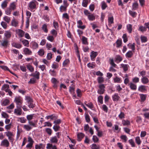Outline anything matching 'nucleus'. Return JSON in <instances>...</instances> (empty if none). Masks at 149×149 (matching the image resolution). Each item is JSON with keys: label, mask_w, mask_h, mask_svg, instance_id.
<instances>
[{"label": "nucleus", "mask_w": 149, "mask_h": 149, "mask_svg": "<svg viewBox=\"0 0 149 149\" xmlns=\"http://www.w3.org/2000/svg\"><path fill=\"white\" fill-rule=\"evenodd\" d=\"M120 65L125 71H126L128 70V65L121 64Z\"/></svg>", "instance_id": "nucleus-46"}, {"label": "nucleus", "mask_w": 149, "mask_h": 149, "mask_svg": "<svg viewBox=\"0 0 149 149\" xmlns=\"http://www.w3.org/2000/svg\"><path fill=\"white\" fill-rule=\"evenodd\" d=\"M127 31L129 33H131L132 31V25L130 24H127Z\"/></svg>", "instance_id": "nucleus-27"}, {"label": "nucleus", "mask_w": 149, "mask_h": 149, "mask_svg": "<svg viewBox=\"0 0 149 149\" xmlns=\"http://www.w3.org/2000/svg\"><path fill=\"white\" fill-rule=\"evenodd\" d=\"M16 4L15 2H13L11 3L9 6V8L12 10H14L16 8Z\"/></svg>", "instance_id": "nucleus-25"}, {"label": "nucleus", "mask_w": 149, "mask_h": 149, "mask_svg": "<svg viewBox=\"0 0 149 149\" xmlns=\"http://www.w3.org/2000/svg\"><path fill=\"white\" fill-rule=\"evenodd\" d=\"M14 102L16 104V107H22L23 99L20 96L16 97L15 98Z\"/></svg>", "instance_id": "nucleus-2"}, {"label": "nucleus", "mask_w": 149, "mask_h": 149, "mask_svg": "<svg viewBox=\"0 0 149 149\" xmlns=\"http://www.w3.org/2000/svg\"><path fill=\"white\" fill-rule=\"evenodd\" d=\"M115 87L116 89V91H118V93H120V91L122 89V88L121 87L120 85L119 84H118Z\"/></svg>", "instance_id": "nucleus-47"}, {"label": "nucleus", "mask_w": 149, "mask_h": 149, "mask_svg": "<svg viewBox=\"0 0 149 149\" xmlns=\"http://www.w3.org/2000/svg\"><path fill=\"white\" fill-rule=\"evenodd\" d=\"M112 97L113 101H118L119 100L120 97L117 93H115L112 95Z\"/></svg>", "instance_id": "nucleus-18"}, {"label": "nucleus", "mask_w": 149, "mask_h": 149, "mask_svg": "<svg viewBox=\"0 0 149 149\" xmlns=\"http://www.w3.org/2000/svg\"><path fill=\"white\" fill-rule=\"evenodd\" d=\"M113 82L114 83H120L122 82V80L120 78L116 77L113 78Z\"/></svg>", "instance_id": "nucleus-24"}, {"label": "nucleus", "mask_w": 149, "mask_h": 149, "mask_svg": "<svg viewBox=\"0 0 149 149\" xmlns=\"http://www.w3.org/2000/svg\"><path fill=\"white\" fill-rule=\"evenodd\" d=\"M54 37L52 35H48L47 37V39L51 42H53L54 40Z\"/></svg>", "instance_id": "nucleus-39"}, {"label": "nucleus", "mask_w": 149, "mask_h": 149, "mask_svg": "<svg viewBox=\"0 0 149 149\" xmlns=\"http://www.w3.org/2000/svg\"><path fill=\"white\" fill-rule=\"evenodd\" d=\"M129 13L132 17H135L137 15V13L136 12L132 11L131 10L129 11Z\"/></svg>", "instance_id": "nucleus-54"}, {"label": "nucleus", "mask_w": 149, "mask_h": 149, "mask_svg": "<svg viewBox=\"0 0 149 149\" xmlns=\"http://www.w3.org/2000/svg\"><path fill=\"white\" fill-rule=\"evenodd\" d=\"M88 19L90 21H93L95 19V16L92 14H90L88 17Z\"/></svg>", "instance_id": "nucleus-49"}, {"label": "nucleus", "mask_w": 149, "mask_h": 149, "mask_svg": "<svg viewBox=\"0 0 149 149\" xmlns=\"http://www.w3.org/2000/svg\"><path fill=\"white\" fill-rule=\"evenodd\" d=\"M12 12V10L9 7L5 10V13L6 15H10Z\"/></svg>", "instance_id": "nucleus-48"}, {"label": "nucleus", "mask_w": 149, "mask_h": 149, "mask_svg": "<svg viewBox=\"0 0 149 149\" xmlns=\"http://www.w3.org/2000/svg\"><path fill=\"white\" fill-rule=\"evenodd\" d=\"M1 45L5 48H6L9 45L8 41L6 39L0 41Z\"/></svg>", "instance_id": "nucleus-7"}, {"label": "nucleus", "mask_w": 149, "mask_h": 149, "mask_svg": "<svg viewBox=\"0 0 149 149\" xmlns=\"http://www.w3.org/2000/svg\"><path fill=\"white\" fill-rule=\"evenodd\" d=\"M43 144L42 143H40L38 145L36 144L35 146V149H40L42 148Z\"/></svg>", "instance_id": "nucleus-64"}, {"label": "nucleus", "mask_w": 149, "mask_h": 149, "mask_svg": "<svg viewBox=\"0 0 149 149\" xmlns=\"http://www.w3.org/2000/svg\"><path fill=\"white\" fill-rule=\"evenodd\" d=\"M108 22L109 24L113 23V16L109 17L108 18Z\"/></svg>", "instance_id": "nucleus-43"}, {"label": "nucleus", "mask_w": 149, "mask_h": 149, "mask_svg": "<svg viewBox=\"0 0 149 149\" xmlns=\"http://www.w3.org/2000/svg\"><path fill=\"white\" fill-rule=\"evenodd\" d=\"M115 62L117 63H118L122 60V58L119 55L117 56L115 58Z\"/></svg>", "instance_id": "nucleus-32"}, {"label": "nucleus", "mask_w": 149, "mask_h": 149, "mask_svg": "<svg viewBox=\"0 0 149 149\" xmlns=\"http://www.w3.org/2000/svg\"><path fill=\"white\" fill-rule=\"evenodd\" d=\"M98 55V53L97 52H95L94 51H92L91 53L90 57L92 61H94L95 60V58Z\"/></svg>", "instance_id": "nucleus-12"}, {"label": "nucleus", "mask_w": 149, "mask_h": 149, "mask_svg": "<svg viewBox=\"0 0 149 149\" xmlns=\"http://www.w3.org/2000/svg\"><path fill=\"white\" fill-rule=\"evenodd\" d=\"M12 47L17 49H20L22 47V45L19 43L16 42H13L11 44Z\"/></svg>", "instance_id": "nucleus-16"}, {"label": "nucleus", "mask_w": 149, "mask_h": 149, "mask_svg": "<svg viewBox=\"0 0 149 149\" xmlns=\"http://www.w3.org/2000/svg\"><path fill=\"white\" fill-rule=\"evenodd\" d=\"M51 82L53 84V87L55 88L57 87L59 81L55 78H52L51 80Z\"/></svg>", "instance_id": "nucleus-9"}, {"label": "nucleus", "mask_w": 149, "mask_h": 149, "mask_svg": "<svg viewBox=\"0 0 149 149\" xmlns=\"http://www.w3.org/2000/svg\"><path fill=\"white\" fill-rule=\"evenodd\" d=\"M9 100L7 99H6L1 102V105L3 106H6L9 103Z\"/></svg>", "instance_id": "nucleus-22"}, {"label": "nucleus", "mask_w": 149, "mask_h": 149, "mask_svg": "<svg viewBox=\"0 0 149 149\" xmlns=\"http://www.w3.org/2000/svg\"><path fill=\"white\" fill-rule=\"evenodd\" d=\"M116 47L119 48L121 46L122 44V41L120 40H118L116 42Z\"/></svg>", "instance_id": "nucleus-40"}, {"label": "nucleus", "mask_w": 149, "mask_h": 149, "mask_svg": "<svg viewBox=\"0 0 149 149\" xmlns=\"http://www.w3.org/2000/svg\"><path fill=\"white\" fill-rule=\"evenodd\" d=\"M6 135L10 142H13V141L14 139L12 137V136H13V134L12 132L9 131L8 132L6 133Z\"/></svg>", "instance_id": "nucleus-11"}, {"label": "nucleus", "mask_w": 149, "mask_h": 149, "mask_svg": "<svg viewBox=\"0 0 149 149\" xmlns=\"http://www.w3.org/2000/svg\"><path fill=\"white\" fill-rule=\"evenodd\" d=\"M138 7V4L136 2H135L133 3L132 5V8L134 10H136Z\"/></svg>", "instance_id": "nucleus-60"}, {"label": "nucleus", "mask_w": 149, "mask_h": 149, "mask_svg": "<svg viewBox=\"0 0 149 149\" xmlns=\"http://www.w3.org/2000/svg\"><path fill=\"white\" fill-rule=\"evenodd\" d=\"M25 100L28 103H30L32 101V100L30 97L29 96H25Z\"/></svg>", "instance_id": "nucleus-53"}, {"label": "nucleus", "mask_w": 149, "mask_h": 149, "mask_svg": "<svg viewBox=\"0 0 149 149\" xmlns=\"http://www.w3.org/2000/svg\"><path fill=\"white\" fill-rule=\"evenodd\" d=\"M91 148L92 149H99L100 148V147L99 145L93 143L91 146Z\"/></svg>", "instance_id": "nucleus-35"}, {"label": "nucleus", "mask_w": 149, "mask_h": 149, "mask_svg": "<svg viewBox=\"0 0 149 149\" xmlns=\"http://www.w3.org/2000/svg\"><path fill=\"white\" fill-rule=\"evenodd\" d=\"M67 7L64 6H61L60 7V10L61 12H63L66 10Z\"/></svg>", "instance_id": "nucleus-59"}, {"label": "nucleus", "mask_w": 149, "mask_h": 149, "mask_svg": "<svg viewBox=\"0 0 149 149\" xmlns=\"http://www.w3.org/2000/svg\"><path fill=\"white\" fill-rule=\"evenodd\" d=\"M133 54L132 52L131 51H130L127 52L126 54V57L129 58L131 57L132 56Z\"/></svg>", "instance_id": "nucleus-45"}, {"label": "nucleus", "mask_w": 149, "mask_h": 149, "mask_svg": "<svg viewBox=\"0 0 149 149\" xmlns=\"http://www.w3.org/2000/svg\"><path fill=\"white\" fill-rule=\"evenodd\" d=\"M37 122H28V124L23 125V128L27 131H30L33 127H36V123Z\"/></svg>", "instance_id": "nucleus-1"}, {"label": "nucleus", "mask_w": 149, "mask_h": 149, "mask_svg": "<svg viewBox=\"0 0 149 149\" xmlns=\"http://www.w3.org/2000/svg\"><path fill=\"white\" fill-rule=\"evenodd\" d=\"M40 73L39 72L36 71L34 72L31 74V76L34 77L35 78L39 79Z\"/></svg>", "instance_id": "nucleus-19"}, {"label": "nucleus", "mask_w": 149, "mask_h": 149, "mask_svg": "<svg viewBox=\"0 0 149 149\" xmlns=\"http://www.w3.org/2000/svg\"><path fill=\"white\" fill-rule=\"evenodd\" d=\"M38 4L37 2L35 0H33L29 4L28 9L32 11L36 8V5Z\"/></svg>", "instance_id": "nucleus-3"}, {"label": "nucleus", "mask_w": 149, "mask_h": 149, "mask_svg": "<svg viewBox=\"0 0 149 149\" xmlns=\"http://www.w3.org/2000/svg\"><path fill=\"white\" fill-rule=\"evenodd\" d=\"M84 136V134L83 133L81 132L78 133L77 134L78 141H81Z\"/></svg>", "instance_id": "nucleus-21"}, {"label": "nucleus", "mask_w": 149, "mask_h": 149, "mask_svg": "<svg viewBox=\"0 0 149 149\" xmlns=\"http://www.w3.org/2000/svg\"><path fill=\"white\" fill-rule=\"evenodd\" d=\"M16 32L19 37H23L24 35V32L22 30L20 29L17 30Z\"/></svg>", "instance_id": "nucleus-15"}, {"label": "nucleus", "mask_w": 149, "mask_h": 149, "mask_svg": "<svg viewBox=\"0 0 149 149\" xmlns=\"http://www.w3.org/2000/svg\"><path fill=\"white\" fill-rule=\"evenodd\" d=\"M130 87L132 90L135 91L137 88L136 85L132 82H131L129 84Z\"/></svg>", "instance_id": "nucleus-23"}, {"label": "nucleus", "mask_w": 149, "mask_h": 149, "mask_svg": "<svg viewBox=\"0 0 149 149\" xmlns=\"http://www.w3.org/2000/svg\"><path fill=\"white\" fill-rule=\"evenodd\" d=\"M18 121L21 123H26V120L24 117H19L18 118Z\"/></svg>", "instance_id": "nucleus-26"}, {"label": "nucleus", "mask_w": 149, "mask_h": 149, "mask_svg": "<svg viewBox=\"0 0 149 149\" xmlns=\"http://www.w3.org/2000/svg\"><path fill=\"white\" fill-rule=\"evenodd\" d=\"M59 132L56 133V136H54L51 137L50 140L51 143H56L58 141V139L59 138Z\"/></svg>", "instance_id": "nucleus-4"}, {"label": "nucleus", "mask_w": 149, "mask_h": 149, "mask_svg": "<svg viewBox=\"0 0 149 149\" xmlns=\"http://www.w3.org/2000/svg\"><path fill=\"white\" fill-rule=\"evenodd\" d=\"M34 114H30L27 115L26 116V118L28 122H33L31 120L33 118Z\"/></svg>", "instance_id": "nucleus-36"}, {"label": "nucleus", "mask_w": 149, "mask_h": 149, "mask_svg": "<svg viewBox=\"0 0 149 149\" xmlns=\"http://www.w3.org/2000/svg\"><path fill=\"white\" fill-rule=\"evenodd\" d=\"M46 148L47 149H57V148L56 145H53L52 143H48L47 144Z\"/></svg>", "instance_id": "nucleus-17"}, {"label": "nucleus", "mask_w": 149, "mask_h": 149, "mask_svg": "<svg viewBox=\"0 0 149 149\" xmlns=\"http://www.w3.org/2000/svg\"><path fill=\"white\" fill-rule=\"evenodd\" d=\"M141 39L142 42H145L147 40V38L144 36H141Z\"/></svg>", "instance_id": "nucleus-56"}, {"label": "nucleus", "mask_w": 149, "mask_h": 149, "mask_svg": "<svg viewBox=\"0 0 149 149\" xmlns=\"http://www.w3.org/2000/svg\"><path fill=\"white\" fill-rule=\"evenodd\" d=\"M30 46L33 49H37L38 47V44L34 41H32L31 42Z\"/></svg>", "instance_id": "nucleus-10"}, {"label": "nucleus", "mask_w": 149, "mask_h": 149, "mask_svg": "<svg viewBox=\"0 0 149 149\" xmlns=\"http://www.w3.org/2000/svg\"><path fill=\"white\" fill-rule=\"evenodd\" d=\"M138 91L141 92H144L147 91V86L144 85H141L139 86Z\"/></svg>", "instance_id": "nucleus-14"}, {"label": "nucleus", "mask_w": 149, "mask_h": 149, "mask_svg": "<svg viewBox=\"0 0 149 149\" xmlns=\"http://www.w3.org/2000/svg\"><path fill=\"white\" fill-rule=\"evenodd\" d=\"M103 97L102 95H100L98 97V101L101 104L103 103Z\"/></svg>", "instance_id": "nucleus-61"}, {"label": "nucleus", "mask_w": 149, "mask_h": 149, "mask_svg": "<svg viewBox=\"0 0 149 149\" xmlns=\"http://www.w3.org/2000/svg\"><path fill=\"white\" fill-rule=\"evenodd\" d=\"M27 68L31 72H33L34 71V68L31 65L28 64L26 65Z\"/></svg>", "instance_id": "nucleus-42"}, {"label": "nucleus", "mask_w": 149, "mask_h": 149, "mask_svg": "<svg viewBox=\"0 0 149 149\" xmlns=\"http://www.w3.org/2000/svg\"><path fill=\"white\" fill-rule=\"evenodd\" d=\"M18 22L15 19H14L11 22V25L13 26L17 27L18 26Z\"/></svg>", "instance_id": "nucleus-31"}, {"label": "nucleus", "mask_w": 149, "mask_h": 149, "mask_svg": "<svg viewBox=\"0 0 149 149\" xmlns=\"http://www.w3.org/2000/svg\"><path fill=\"white\" fill-rule=\"evenodd\" d=\"M23 52L26 55H30L32 54L31 51L27 48H24L23 49Z\"/></svg>", "instance_id": "nucleus-13"}, {"label": "nucleus", "mask_w": 149, "mask_h": 149, "mask_svg": "<svg viewBox=\"0 0 149 149\" xmlns=\"http://www.w3.org/2000/svg\"><path fill=\"white\" fill-rule=\"evenodd\" d=\"M99 89L97 90V93L100 94H102L105 91V86L104 84H100L99 85Z\"/></svg>", "instance_id": "nucleus-5"}, {"label": "nucleus", "mask_w": 149, "mask_h": 149, "mask_svg": "<svg viewBox=\"0 0 149 149\" xmlns=\"http://www.w3.org/2000/svg\"><path fill=\"white\" fill-rule=\"evenodd\" d=\"M129 143L132 147H135V143L132 139H130L128 141Z\"/></svg>", "instance_id": "nucleus-50"}, {"label": "nucleus", "mask_w": 149, "mask_h": 149, "mask_svg": "<svg viewBox=\"0 0 149 149\" xmlns=\"http://www.w3.org/2000/svg\"><path fill=\"white\" fill-rule=\"evenodd\" d=\"M9 142L7 139H4L2 141L1 143V146H2L8 147L9 146Z\"/></svg>", "instance_id": "nucleus-8"}, {"label": "nucleus", "mask_w": 149, "mask_h": 149, "mask_svg": "<svg viewBox=\"0 0 149 149\" xmlns=\"http://www.w3.org/2000/svg\"><path fill=\"white\" fill-rule=\"evenodd\" d=\"M22 42L24 46L26 47L29 46V42L28 40H24Z\"/></svg>", "instance_id": "nucleus-33"}, {"label": "nucleus", "mask_w": 149, "mask_h": 149, "mask_svg": "<svg viewBox=\"0 0 149 149\" xmlns=\"http://www.w3.org/2000/svg\"><path fill=\"white\" fill-rule=\"evenodd\" d=\"M135 141L136 143L138 145L141 144V141L139 136H136L135 137Z\"/></svg>", "instance_id": "nucleus-38"}, {"label": "nucleus", "mask_w": 149, "mask_h": 149, "mask_svg": "<svg viewBox=\"0 0 149 149\" xmlns=\"http://www.w3.org/2000/svg\"><path fill=\"white\" fill-rule=\"evenodd\" d=\"M4 35L6 38H9L11 37V33L8 31H6L5 32Z\"/></svg>", "instance_id": "nucleus-29"}, {"label": "nucleus", "mask_w": 149, "mask_h": 149, "mask_svg": "<svg viewBox=\"0 0 149 149\" xmlns=\"http://www.w3.org/2000/svg\"><path fill=\"white\" fill-rule=\"evenodd\" d=\"M50 33L52 35V36H54L55 37L56 36L57 34V31L54 29L52 30L51 31Z\"/></svg>", "instance_id": "nucleus-41"}, {"label": "nucleus", "mask_w": 149, "mask_h": 149, "mask_svg": "<svg viewBox=\"0 0 149 149\" xmlns=\"http://www.w3.org/2000/svg\"><path fill=\"white\" fill-rule=\"evenodd\" d=\"M77 96L79 97H81L82 95L81 91L79 89H77L76 91Z\"/></svg>", "instance_id": "nucleus-62"}, {"label": "nucleus", "mask_w": 149, "mask_h": 149, "mask_svg": "<svg viewBox=\"0 0 149 149\" xmlns=\"http://www.w3.org/2000/svg\"><path fill=\"white\" fill-rule=\"evenodd\" d=\"M89 2H90V0H83L82 5L84 7H86Z\"/></svg>", "instance_id": "nucleus-28"}, {"label": "nucleus", "mask_w": 149, "mask_h": 149, "mask_svg": "<svg viewBox=\"0 0 149 149\" xmlns=\"http://www.w3.org/2000/svg\"><path fill=\"white\" fill-rule=\"evenodd\" d=\"M8 3V0H5L2 3L1 6L2 8L4 9L6 8L7 5Z\"/></svg>", "instance_id": "nucleus-30"}, {"label": "nucleus", "mask_w": 149, "mask_h": 149, "mask_svg": "<svg viewBox=\"0 0 149 149\" xmlns=\"http://www.w3.org/2000/svg\"><path fill=\"white\" fill-rule=\"evenodd\" d=\"M138 30L142 32H143L146 30V28L145 27L143 26H140L139 27Z\"/></svg>", "instance_id": "nucleus-52"}, {"label": "nucleus", "mask_w": 149, "mask_h": 149, "mask_svg": "<svg viewBox=\"0 0 149 149\" xmlns=\"http://www.w3.org/2000/svg\"><path fill=\"white\" fill-rule=\"evenodd\" d=\"M3 19L8 23H9L10 20V18L7 16H5L3 17Z\"/></svg>", "instance_id": "nucleus-55"}, {"label": "nucleus", "mask_w": 149, "mask_h": 149, "mask_svg": "<svg viewBox=\"0 0 149 149\" xmlns=\"http://www.w3.org/2000/svg\"><path fill=\"white\" fill-rule=\"evenodd\" d=\"M1 25L3 28L6 29L7 27V24L5 22L2 21L1 23Z\"/></svg>", "instance_id": "nucleus-63"}, {"label": "nucleus", "mask_w": 149, "mask_h": 149, "mask_svg": "<svg viewBox=\"0 0 149 149\" xmlns=\"http://www.w3.org/2000/svg\"><path fill=\"white\" fill-rule=\"evenodd\" d=\"M38 55L40 56H42L45 54V51L43 49H40L38 52Z\"/></svg>", "instance_id": "nucleus-51"}, {"label": "nucleus", "mask_w": 149, "mask_h": 149, "mask_svg": "<svg viewBox=\"0 0 149 149\" xmlns=\"http://www.w3.org/2000/svg\"><path fill=\"white\" fill-rule=\"evenodd\" d=\"M120 138L123 140V141L125 142H126L127 139V136L125 135H122L120 136Z\"/></svg>", "instance_id": "nucleus-58"}, {"label": "nucleus", "mask_w": 149, "mask_h": 149, "mask_svg": "<svg viewBox=\"0 0 149 149\" xmlns=\"http://www.w3.org/2000/svg\"><path fill=\"white\" fill-rule=\"evenodd\" d=\"M22 107H16V108L14 109V114L17 116H19L22 114V109H21Z\"/></svg>", "instance_id": "nucleus-6"}, {"label": "nucleus", "mask_w": 149, "mask_h": 149, "mask_svg": "<svg viewBox=\"0 0 149 149\" xmlns=\"http://www.w3.org/2000/svg\"><path fill=\"white\" fill-rule=\"evenodd\" d=\"M122 123L124 126H128L130 125V122L127 120H123L122 121Z\"/></svg>", "instance_id": "nucleus-20"}, {"label": "nucleus", "mask_w": 149, "mask_h": 149, "mask_svg": "<svg viewBox=\"0 0 149 149\" xmlns=\"http://www.w3.org/2000/svg\"><path fill=\"white\" fill-rule=\"evenodd\" d=\"M140 98L142 102H144L146 98V95L143 94H139Z\"/></svg>", "instance_id": "nucleus-44"}, {"label": "nucleus", "mask_w": 149, "mask_h": 149, "mask_svg": "<svg viewBox=\"0 0 149 149\" xmlns=\"http://www.w3.org/2000/svg\"><path fill=\"white\" fill-rule=\"evenodd\" d=\"M82 40L83 44L84 45H88L87 38L84 36L82 37Z\"/></svg>", "instance_id": "nucleus-34"}, {"label": "nucleus", "mask_w": 149, "mask_h": 149, "mask_svg": "<svg viewBox=\"0 0 149 149\" xmlns=\"http://www.w3.org/2000/svg\"><path fill=\"white\" fill-rule=\"evenodd\" d=\"M97 80L99 83H102L104 81V78L101 77H98L97 78Z\"/></svg>", "instance_id": "nucleus-57"}, {"label": "nucleus", "mask_w": 149, "mask_h": 149, "mask_svg": "<svg viewBox=\"0 0 149 149\" xmlns=\"http://www.w3.org/2000/svg\"><path fill=\"white\" fill-rule=\"evenodd\" d=\"M141 81L143 84H146L148 83L149 81L148 79L146 77H144L142 78Z\"/></svg>", "instance_id": "nucleus-37"}]
</instances>
